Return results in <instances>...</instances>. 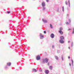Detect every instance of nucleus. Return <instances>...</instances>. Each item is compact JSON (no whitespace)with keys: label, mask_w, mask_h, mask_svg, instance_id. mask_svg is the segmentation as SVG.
Wrapping results in <instances>:
<instances>
[{"label":"nucleus","mask_w":74,"mask_h":74,"mask_svg":"<svg viewBox=\"0 0 74 74\" xmlns=\"http://www.w3.org/2000/svg\"><path fill=\"white\" fill-rule=\"evenodd\" d=\"M48 58H46L45 59H43L42 63H45V62L46 63H48Z\"/></svg>","instance_id":"nucleus-1"},{"label":"nucleus","mask_w":74,"mask_h":74,"mask_svg":"<svg viewBox=\"0 0 74 74\" xmlns=\"http://www.w3.org/2000/svg\"><path fill=\"white\" fill-rule=\"evenodd\" d=\"M59 41L60 42V43H61V44H63L64 42V41L62 40H60Z\"/></svg>","instance_id":"nucleus-2"},{"label":"nucleus","mask_w":74,"mask_h":74,"mask_svg":"<svg viewBox=\"0 0 74 74\" xmlns=\"http://www.w3.org/2000/svg\"><path fill=\"white\" fill-rule=\"evenodd\" d=\"M60 40H64V38L63 36H60Z\"/></svg>","instance_id":"nucleus-3"},{"label":"nucleus","mask_w":74,"mask_h":74,"mask_svg":"<svg viewBox=\"0 0 74 74\" xmlns=\"http://www.w3.org/2000/svg\"><path fill=\"white\" fill-rule=\"evenodd\" d=\"M49 71H48V70H46L45 71V74H49Z\"/></svg>","instance_id":"nucleus-4"},{"label":"nucleus","mask_w":74,"mask_h":74,"mask_svg":"<svg viewBox=\"0 0 74 74\" xmlns=\"http://www.w3.org/2000/svg\"><path fill=\"white\" fill-rule=\"evenodd\" d=\"M59 32L60 33L61 35H63V32H62V31H59Z\"/></svg>","instance_id":"nucleus-5"},{"label":"nucleus","mask_w":74,"mask_h":74,"mask_svg":"<svg viewBox=\"0 0 74 74\" xmlns=\"http://www.w3.org/2000/svg\"><path fill=\"white\" fill-rule=\"evenodd\" d=\"M36 59L38 60H40V56H37V57H36Z\"/></svg>","instance_id":"nucleus-6"},{"label":"nucleus","mask_w":74,"mask_h":74,"mask_svg":"<svg viewBox=\"0 0 74 74\" xmlns=\"http://www.w3.org/2000/svg\"><path fill=\"white\" fill-rule=\"evenodd\" d=\"M54 36L55 35H54V34H52L51 35V38H54Z\"/></svg>","instance_id":"nucleus-7"},{"label":"nucleus","mask_w":74,"mask_h":74,"mask_svg":"<svg viewBox=\"0 0 74 74\" xmlns=\"http://www.w3.org/2000/svg\"><path fill=\"white\" fill-rule=\"evenodd\" d=\"M11 62H9L7 63V65H8V66H11Z\"/></svg>","instance_id":"nucleus-8"},{"label":"nucleus","mask_w":74,"mask_h":74,"mask_svg":"<svg viewBox=\"0 0 74 74\" xmlns=\"http://www.w3.org/2000/svg\"><path fill=\"white\" fill-rule=\"evenodd\" d=\"M42 5L43 7L45 6V3H44V2H42Z\"/></svg>","instance_id":"nucleus-9"},{"label":"nucleus","mask_w":74,"mask_h":74,"mask_svg":"<svg viewBox=\"0 0 74 74\" xmlns=\"http://www.w3.org/2000/svg\"><path fill=\"white\" fill-rule=\"evenodd\" d=\"M59 31H62L63 30V28L62 27H60L59 28Z\"/></svg>","instance_id":"nucleus-10"},{"label":"nucleus","mask_w":74,"mask_h":74,"mask_svg":"<svg viewBox=\"0 0 74 74\" xmlns=\"http://www.w3.org/2000/svg\"><path fill=\"white\" fill-rule=\"evenodd\" d=\"M55 57L56 59L57 60H58V59H59V58L57 56H55Z\"/></svg>","instance_id":"nucleus-11"},{"label":"nucleus","mask_w":74,"mask_h":74,"mask_svg":"<svg viewBox=\"0 0 74 74\" xmlns=\"http://www.w3.org/2000/svg\"><path fill=\"white\" fill-rule=\"evenodd\" d=\"M33 72H36V71H37V70H36V69H33Z\"/></svg>","instance_id":"nucleus-12"},{"label":"nucleus","mask_w":74,"mask_h":74,"mask_svg":"<svg viewBox=\"0 0 74 74\" xmlns=\"http://www.w3.org/2000/svg\"><path fill=\"white\" fill-rule=\"evenodd\" d=\"M49 69H50V70H52V69H53V68L52 67V66H51L49 67Z\"/></svg>","instance_id":"nucleus-13"},{"label":"nucleus","mask_w":74,"mask_h":74,"mask_svg":"<svg viewBox=\"0 0 74 74\" xmlns=\"http://www.w3.org/2000/svg\"><path fill=\"white\" fill-rule=\"evenodd\" d=\"M42 20L43 21V22H45V23H46V22H47V20H44V19H42Z\"/></svg>","instance_id":"nucleus-14"},{"label":"nucleus","mask_w":74,"mask_h":74,"mask_svg":"<svg viewBox=\"0 0 74 74\" xmlns=\"http://www.w3.org/2000/svg\"><path fill=\"white\" fill-rule=\"evenodd\" d=\"M40 39H43L44 38V36H42L40 37Z\"/></svg>","instance_id":"nucleus-15"},{"label":"nucleus","mask_w":74,"mask_h":74,"mask_svg":"<svg viewBox=\"0 0 74 74\" xmlns=\"http://www.w3.org/2000/svg\"><path fill=\"white\" fill-rule=\"evenodd\" d=\"M50 27L51 28V29H52V28H53V27H52V24H50Z\"/></svg>","instance_id":"nucleus-16"},{"label":"nucleus","mask_w":74,"mask_h":74,"mask_svg":"<svg viewBox=\"0 0 74 74\" xmlns=\"http://www.w3.org/2000/svg\"><path fill=\"white\" fill-rule=\"evenodd\" d=\"M72 33L73 34H74V28L73 29V32Z\"/></svg>","instance_id":"nucleus-17"},{"label":"nucleus","mask_w":74,"mask_h":74,"mask_svg":"<svg viewBox=\"0 0 74 74\" xmlns=\"http://www.w3.org/2000/svg\"><path fill=\"white\" fill-rule=\"evenodd\" d=\"M65 4L66 5H67V1H65Z\"/></svg>","instance_id":"nucleus-18"},{"label":"nucleus","mask_w":74,"mask_h":74,"mask_svg":"<svg viewBox=\"0 0 74 74\" xmlns=\"http://www.w3.org/2000/svg\"><path fill=\"white\" fill-rule=\"evenodd\" d=\"M66 24H67V25H69V23L68 22H66Z\"/></svg>","instance_id":"nucleus-19"},{"label":"nucleus","mask_w":74,"mask_h":74,"mask_svg":"<svg viewBox=\"0 0 74 74\" xmlns=\"http://www.w3.org/2000/svg\"><path fill=\"white\" fill-rule=\"evenodd\" d=\"M10 12H7V13L8 14H10Z\"/></svg>","instance_id":"nucleus-20"},{"label":"nucleus","mask_w":74,"mask_h":74,"mask_svg":"<svg viewBox=\"0 0 74 74\" xmlns=\"http://www.w3.org/2000/svg\"><path fill=\"white\" fill-rule=\"evenodd\" d=\"M44 33H45V34L46 33V31H44Z\"/></svg>","instance_id":"nucleus-21"},{"label":"nucleus","mask_w":74,"mask_h":74,"mask_svg":"<svg viewBox=\"0 0 74 74\" xmlns=\"http://www.w3.org/2000/svg\"><path fill=\"white\" fill-rule=\"evenodd\" d=\"M68 59H70V56H68Z\"/></svg>","instance_id":"nucleus-22"},{"label":"nucleus","mask_w":74,"mask_h":74,"mask_svg":"<svg viewBox=\"0 0 74 74\" xmlns=\"http://www.w3.org/2000/svg\"><path fill=\"white\" fill-rule=\"evenodd\" d=\"M62 9H63V10H64V6H63L62 7Z\"/></svg>","instance_id":"nucleus-23"},{"label":"nucleus","mask_w":74,"mask_h":74,"mask_svg":"<svg viewBox=\"0 0 74 74\" xmlns=\"http://www.w3.org/2000/svg\"><path fill=\"white\" fill-rule=\"evenodd\" d=\"M71 30V29H68L69 30Z\"/></svg>","instance_id":"nucleus-24"},{"label":"nucleus","mask_w":74,"mask_h":74,"mask_svg":"<svg viewBox=\"0 0 74 74\" xmlns=\"http://www.w3.org/2000/svg\"><path fill=\"white\" fill-rule=\"evenodd\" d=\"M46 1L47 2H48V1H49V0H46Z\"/></svg>","instance_id":"nucleus-25"},{"label":"nucleus","mask_w":74,"mask_h":74,"mask_svg":"<svg viewBox=\"0 0 74 74\" xmlns=\"http://www.w3.org/2000/svg\"><path fill=\"white\" fill-rule=\"evenodd\" d=\"M40 71H42V70L41 69V70H40Z\"/></svg>","instance_id":"nucleus-26"},{"label":"nucleus","mask_w":74,"mask_h":74,"mask_svg":"<svg viewBox=\"0 0 74 74\" xmlns=\"http://www.w3.org/2000/svg\"><path fill=\"white\" fill-rule=\"evenodd\" d=\"M69 21L70 22H71V21L70 20V19H69Z\"/></svg>","instance_id":"nucleus-27"},{"label":"nucleus","mask_w":74,"mask_h":74,"mask_svg":"<svg viewBox=\"0 0 74 74\" xmlns=\"http://www.w3.org/2000/svg\"><path fill=\"white\" fill-rule=\"evenodd\" d=\"M62 60H63V57H62Z\"/></svg>","instance_id":"nucleus-28"},{"label":"nucleus","mask_w":74,"mask_h":74,"mask_svg":"<svg viewBox=\"0 0 74 74\" xmlns=\"http://www.w3.org/2000/svg\"><path fill=\"white\" fill-rule=\"evenodd\" d=\"M69 65L70 66H71V64L70 63H69Z\"/></svg>","instance_id":"nucleus-29"},{"label":"nucleus","mask_w":74,"mask_h":74,"mask_svg":"<svg viewBox=\"0 0 74 74\" xmlns=\"http://www.w3.org/2000/svg\"><path fill=\"white\" fill-rule=\"evenodd\" d=\"M72 63H73V60H72Z\"/></svg>","instance_id":"nucleus-30"},{"label":"nucleus","mask_w":74,"mask_h":74,"mask_svg":"<svg viewBox=\"0 0 74 74\" xmlns=\"http://www.w3.org/2000/svg\"><path fill=\"white\" fill-rule=\"evenodd\" d=\"M70 42V41H68V42H69H69Z\"/></svg>","instance_id":"nucleus-31"},{"label":"nucleus","mask_w":74,"mask_h":74,"mask_svg":"<svg viewBox=\"0 0 74 74\" xmlns=\"http://www.w3.org/2000/svg\"><path fill=\"white\" fill-rule=\"evenodd\" d=\"M43 10H45V8H43Z\"/></svg>","instance_id":"nucleus-32"},{"label":"nucleus","mask_w":74,"mask_h":74,"mask_svg":"<svg viewBox=\"0 0 74 74\" xmlns=\"http://www.w3.org/2000/svg\"><path fill=\"white\" fill-rule=\"evenodd\" d=\"M49 63H48V65H49Z\"/></svg>","instance_id":"nucleus-33"},{"label":"nucleus","mask_w":74,"mask_h":74,"mask_svg":"<svg viewBox=\"0 0 74 74\" xmlns=\"http://www.w3.org/2000/svg\"><path fill=\"white\" fill-rule=\"evenodd\" d=\"M62 10H63V11H64V9H62Z\"/></svg>","instance_id":"nucleus-34"},{"label":"nucleus","mask_w":74,"mask_h":74,"mask_svg":"<svg viewBox=\"0 0 74 74\" xmlns=\"http://www.w3.org/2000/svg\"><path fill=\"white\" fill-rule=\"evenodd\" d=\"M69 49H70V47H69Z\"/></svg>","instance_id":"nucleus-35"}]
</instances>
